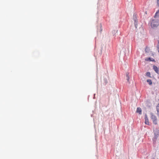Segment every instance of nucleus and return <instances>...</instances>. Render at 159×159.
Wrapping results in <instances>:
<instances>
[{
  "label": "nucleus",
  "instance_id": "39448f33",
  "mask_svg": "<svg viewBox=\"0 0 159 159\" xmlns=\"http://www.w3.org/2000/svg\"><path fill=\"white\" fill-rule=\"evenodd\" d=\"M136 17H135V18L134 19V25H135V27L136 28H137V22H138V21H137V20L136 19Z\"/></svg>",
  "mask_w": 159,
  "mask_h": 159
},
{
  "label": "nucleus",
  "instance_id": "9b49d317",
  "mask_svg": "<svg viewBox=\"0 0 159 159\" xmlns=\"http://www.w3.org/2000/svg\"><path fill=\"white\" fill-rule=\"evenodd\" d=\"M126 79H127V80L128 81H129V76L128 74H127V75H126Z\"/></svg>",
  "mask_w": 159,
  "mask_h": 159
},
{
  "label": "nucleus",
  "instance_id": "ddd939ff",
  "mask_svg": "<svg viewBox=\"0 0 159 159\" xmlns=\"http://www.w3.org/2000/svg\"><path fill=\"white\" fill-rule=\"evenodd\" d=\"M147 118H148V117L147 115L146 114L145 115V119H147Z\"/></svg>",
  "mask_w": 159,
  "mask_h": 159
},
{
  "label": "nucleus",
  "instance_id": "6e6552de",
  "mask_svg": "<svg viewBox=\"0 0 159 159\" xmlns=\"http://www.w3.org/2000/svg\"><path fill=\"white\" fill-rule=\"evenodd\" d=\"M145 123L146 125H149V122L148 121V118L145 119Z\"/></svg>",
  "mask_w": 159,
  "mask_h": 159
},
{
  "label": "nucleus",
  "instance_id": "2eb2a0df",
  "mask_svg": "<svg viewBox=\"0 0 159 159\" xmlns=\"http://www.w3.org/2000/svg\"><path fill=\"white\" fill-rule=\"evenodd\" d=\"M157 2L158 3V2H159V0H157Z\"/></svg>",
  "mask_w": 159,
  "mask_h": 159
},
{
  "label": "nucleus",
  "instance_id": "4468645a",
  "mask_svg": "<svg viewBox=\"0 0 159 159\" xmlns=\"http://www.w3.org/2000/svg\"><path fill=\"white\" fill-rule=\"evenodd\" d=\"M157 50H158V52H159V45L158 46V47H157Z\"/></svg>",
  "mask_w": 159,
  "mask_h": 159
},
{
  "label": "nucleus",
  "instance_id": "9d476101",
  "mask_svg": "<svg viewBox=\"0 0 159 159\" xmlns=\"http://www.w3.org/2000/svg\"><path fill=\"white\" fill-rule=\"evenodd\" d=\"M146 75L148 76V77H151V74H150V72H147L146 73Z\"/></svg>",
  "mask_w": 159,
  "mask_h": 159
},
{
  "label": "nucleus",
  "instance_id": "423d86ee",
  "mask_svg": "<svg viewBox=\"0 0 159 159\" xmlns=\"http://www.w3.org/2000/svg\"><path fill=\"white\" fill-rule=\"evenodd\" d=\"M146 60L147 61H155L154 59H153V58H151L150 57L148 58L147 59H146Z\"/></svg>",
  "mask_w": 159,
  "mask_h": 159
},
{
  "label": "nucleus",
  "instance_id": "f8f14e48",
  "mask_svg": "<svg viewBox=\"0 0 159 159\" xmlns=\"http://www.w3.org/2000/svg\"><path fill=\"white\" fill-rule=\"evenodd\" d=\"M145 51H146V52H149L148 48H146L145 49Z\"/></svg>",
  "mask_w": 159,
  "mask_h": 159
},
{
  "label": "nucleus",
  "instance_id": "20e7f679",
  "mask_svg": "<svg viewBox=\"0 0 159 159\" xmlns=\"http://www.w3.org/2000/svg\"><path fill=\"white\" fill-rule=\"evenodd\" d=\"M136 112L139 113V114H142V110L139 107H138L137 109Z\"/></svg>",
  "mask_w": 159,
  "mask_h": 159
},
{
  "label": "nucleus",
  "instance_id": "f03ea898",
  "mask_svg": "<svg viewBox=\"0 0 159 159\" xmlns=\"http://www.w3.org/2000/svg\"><path fill=\"white\" fill-rule=\"evenodd\" d=\"M150 114L151 115V118L153 123L155 125H157V117L152 113H151Z\"/></svg>",
  "mask_w": 159,
  "mask_h": 159
},
{
  "label": "nucleus",
  "instance_id": "7ed1b4c3",
  "mask_svg": "<svg viewBox=\"0 0 159 159\" xmlns=\"http://www.w3.org/2000/svg\"><path fill=\"white\" fill-rule=\"evenodd\" d=\"M153 69L156 73L157 74L159 73V70L157 66H153Z\"/></svg>",
  "mask_w": 159,
  "mask_h": 159
},
{
  "label": "nucleus",
  "instance_id": "f257e3e1",
  "mask_svg": "<svg viewBox=\"0 0 159 159\" xmlns=\"http://www.w3.org/2000/svg\"><path fill=\"white\" fill-rule=\"evenodd\" d=\"M159 25V20H153L151 23V26L152 28L157 27Z\"/></svg>",
  "mask_w": 159,
  "mask_h": 159
},
{
  "label": "nucleus",
  "instance_id": "1a4fd4ad",
  "mask_svg": "<svg viewBox=\"0 0 159 159\" xmlns=\"http://www.w3.org/2000/svg\"><path fill=\"white\" fill-rule=\"evenodd\" d=\"M147 81L148 82L149 85H151L152 84V82L151 80H147Z\"/></svg>",
  "mask_w": 159,
  "mask_h": 159
},
{
  "label": "nucleus",
  "instance_id": "0eeeda50",
  "mask_svg": "<svg viewBox=\"0 0 159 159\" xmlns=\"http://www.w3.org/2000/svg\"><path fill=\"white\" fill-rule=\"evenodd\" d=\"M159 16V10H158L156 12L155 15V17H157Z\"/></svg>",
  "mask_w": 159,
  "mask_h": 159
}]
</instances>
